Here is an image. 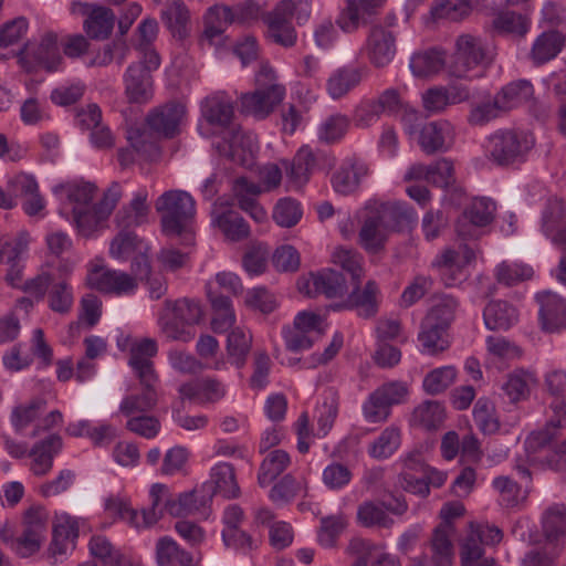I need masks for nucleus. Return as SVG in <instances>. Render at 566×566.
Segmentation results:
<instances>
[{
  "instance_id": "obj_1",
  "label": "nucleus",
  "mask_w": 566,
  "mask_h": 566,
  "mask_svg": "<svg viewBox=\"0 0 566 566\" xmlns=\"http://www.w3.org/2000/svg\"><path fill=\"white\" fill-rule=\"evenodd\" d=\"M186 112V106L177 101L153 108L144 124L130 126L127 129L128 143L145 160H156L160 156L159 140L174 138L179 134Z\"/></svg>"
},
{
  "instance_id": "obj_2",
  "label": "nucleus",
  "mask_w": 566,
  "mask_h": 566,
  "mask_svg": "<svg viewBox=\"0 0 566 566\" xmlns=\"http://www.w3.org/2000/svg\"><path fill=\"white\" fill-rule=\"evenodd\" d=\"M333 261L349 275L353 290L348 293L347 305L352 306V310H357L360 317H374L378 312L377 294L379 290L373 280L367 281L364 289L360 290L361 279L365 274L361 258L348 250H337L333 253Z\"/></svg>"
},
{
  "instance_id": "obj_3",
  "label": "nucleus",
  "mask_w": 566,
  "mask_h": 566,
  "mask_svg": "<svg viewBox=\"0 0 566 566\" xmlns=\"http://www.w3.org/2000/svg\"><path fill=\"white\" fill-rule=\"evenodd\" d=\"M156 210L161 214L163 231L167 235L181 237L185 244H192L195 237L188 229L193 219L195 200L184 190L164 192L156 201Z\"/></svg>"
},
{
  "instance_id": "obj_4",
  "label": "nucleus",
  "mask_w": 566,
  "mask_h": 566,
  "mask_svg": "<svg viewBox=\"0 0 566 566\" xmlns=\"http://www.w3.org/2000/svg\"><path fill=\"white\" fill-rule=\"evenodd\" d=\"M457 306L458 303L452 296H444L429 310L421 322L418 335L424 353L437 355L449 348V329L454 319Z\"/></svg>"
},
{
  "instance_id": "obj_5",
  "label": "nucleus",
  "mask_w": 566,
  "mask_h": 566,
  "mask_svg": "<svg viewBox=\"0 0 566 566\" xmlns=\"http://www.w3.org/2000/svg\"><path fill=\"white\" fill-rule=\"evenodd\" d=\"M486 153L490 160L500 167L525 161L534 147L531 134L515 129H500L488 138Z\"/></svg>"
},
{
  "instance_id": "obj_6",
  "label": "nucleus",
  "mask_w": 566,
  "mask_h": 566,
  "mask_svg": "<svg viewBox=\"0 0 566 566\" xmlns=\"http://www.w3.org/2000/svg\"><path fill=\"white\" fill-rule=\"evenodd\" d=\"M454 46L449 73L457 78H471V71H484L493 63L494 54L478 36L461 34L457 38Z\"/></svg>"
},
{
  "instance_id": "obj_7",
  "label": "nucleus",
  "mask_w": 566,
  "mask_h": 566,
  "mask_svg": "<svg viewBox=\"0 0 566 566\" xmlns=\"http://www.w3.org/2000/svg\"><path fill=\"white\" fill-rule=\"evenodd\" d=\"M18 63L27 73H33L39 67L46 72L57 71L62 63V56L57 48V35L53 32L45 33L40 43L33 45L25 43L15 54Z\"/></svg>"
},
{
  "instance_id": "obj_8",
  "label": "nucleus",
  "mask_w": 566,
  "mask_h": 566,
  "mask_svg": "<svg viewBox=\"0 0 566 566\" xmlns=\"http://www.w3.org/2000/svg\"><path fill=\"white\" fill-rule=\"evenodd\" d=\"M464 506L459 502L447 503L440 511L443 524L437 526L431 539V558L429 564L426 558L419 560L413 566H451L452 565V543L449 538L447 527L455 517L463 515Z\"/></svg>"
},
{
  "instance_id": "obj_9",
  "label": "nucleus",
  "mask_w": 566,
  "mask_h": 566,
  "mask_svg": "<svg viewBox=\"0 0 566 566\" xmlns=\"http://www.w3.org/2000/svg\"><path fill=\"white\" fill-rule=\"evenodd\" d=\"M70 11L85 17L83 30L88 39L104 41L112 35L116 21L112 9L97 3L73 1Z\"/></svg>"
},
{
  "instance_id": "obj_10",
  "label": "nucleus",
  "mask_w": 566,
  "mask_h": 566,
  "mask_svg": "<svg viewBox=\"0 0 566 566\" xmlns=\"http://www.w3.org/2000/svg\"><path fill=\"white\" fill-rule=\"evenodd\" d=\"M334 269H323L316 273H311L310 280L298 282L301 292L310 297L315 294H324L327 298L342 297L348 293L347 277L348 273Z\"/></svg>"
},
{
  "instance_id": "obj_11",
  "label": "nucleus",
  "mask_w": 566,
  "mask_h": 566,
  "mask_svg": "<svg viewBox=\"0 0 566 566\" xmlns=\"http://www.w3.org/2000/svg\"><path fill=\"white\" fill-rule=\"evenodd\" d=\"M201 115L207 123L221 130H227L230 147L235 143L239 130L232 125L234 109L232 102L221 93L206 97L201 102Z\"/></svg>"
},
{
  "instance_id": "obj_12",
  "label": "nucleus",
  "mask_w": 566,
  "mask_h": 566,
  "mask_svg": "<svg viewBox=\"0 0 566 566\" xmlns=\"http://www.w3.org/2000/svg\"><path fill=\"white\" fill-rule=\"evenodd\" d=\"M285 87L283 85H270V87L255 88L244 93L240 97V111L256 119H264L273 113L274 108L283 101Z\"/></svg>"
},
{
  "instance_id": "obj_13",
  "label": "nucleus",
  "mask_w": 566,
  "mask_h": 566,
  "mask_svg": "<svg viewBox=\"0 0 566 566\" xmlns=\"http://www.w3.org/2000/svg\"><path fill=\"white\" fill-rule=\"evenodd\" d=\"M335 157L318 150L313 151L308 145L302 146L295 154L287 170V176L297 186L306 184L316 168L332 169L335 166Z\"/></svg>"
},
{
  "instance_id": "obj_14",
  "label": "nucleus",
  "mask_w": 566,
  "mask_h": 566,
  "mask_svg": "<svg viewBox=\"0 0 566 566\" xmlns=\"http://www.w3.org/2000/svg\"><path fill=\"white\" fill-rule=\"evenodd\" d=\"M554 416L546 422L545 427L533 431L525 440V450L530 454L538 453L554 439L559 437V431L566 427V397L554 398L551 402Z\"/></svg>"
},
{
  "instance_id": "obj_15",
  "label": "nucleus",
  "mask_w": 566,
  "mask_h": 566,
  "mask_svg": "<svg viewBox=\"0 0 566 566\" xmlns=\"http://www.w3.org/2000/svg\"><path fill=\"white\" fill-rule=\"evenodd\" d=\"M86 283L91 289L115 295L133 293L138 286L132 275L103 266H95L88 273Z\"/></svg>"
},
{
  "instance_id": "obj_16",
  "label": "nucleus",
  "mask_w": 566,
  "mask_h": 566,
  "mask_svg": "<svg viewBox=\"0 0 566 566\" xmlns=\"http://www.w3.org/2000/svg\"><path fill=\"white\" fill-rule=\"evenodd\" d=\"M396 41V34L384 25L371 27L366 40V51L375 67H385L394 60L397 52Z\"/></svg>"
},
{
  "instance_id": "obj_17",
  "label": "nucleus",
  "mask_w": 566,
  "mask_h": 566,
  "mask_svg": "<svg viewBox=\"0 0 566 566\" xmlns=\"http://www.w3.org/2000/svg\"><path fill=\"white\" fill-rule=\"evenodd\" d=\"M539 303L538 319L546 333H556L566 328V301L556 293L544 291L536 295Z\"/></svg>"
},
{
  "instance_id": "obj_18",
  "label": "nucleus",
  "mask_w": 566,
  "mask_h": 566,
  "mask_svg": "<svg viewBox=\"0 0 566 566\" xmlns=\"http://www.w3.org/2000/svg\"><path fill=\"white\" fill-rule=\"evenodd\" d=\"M385 1L346 0V7L339 13L336 24L346 33L355 32L359 27L370 22Z\"/></svg>"
},
{
  "instance_id": "obj_19",
  "label": "nucleus",
  "mask_w": 566,
  "mask_h": 566,
  "mask_svg": "<svg viewBox=\"0 0 566 566\" xmlns=\"http://www.w3.org/2000/svg\"><path fill=\"white\" fill-rule=\"evenodd\" d=\"M347 552L356 557L355 566H400L398 557L365 538H352Z\"/></svg>"
},
{
  "instance_id": "obj_20",
  "label": "nucleus",
  "mask_w": 566,
  "mask_h": 566,
  "mask_svg": "<svg viewBox=\"0 0 566 566\" xmlns=\"http://www.w3.org/2000/svg\"><path fill=\"white\" fill-rule=\"evenodd\" d=\"M367 174L368 167L360 159L347 158L332 176V186L337 193L345 196L354 193Z\"/></svg>"
},
{
  "instance_id": "obj_21",
  "label": "nucleus",
  "mask_w": 566,
  "mask_h": 566,
  "mask_svg": "<svg viewBox=\"0 0 566 566\" xmlns=\"http://www.w3.org/2000/svg\"><path fill=\"white\" fill-rule=\"evenodd\" d=\"M125 93L130 103H147L153 97V77L142 64H130L124 75Z\"/></svg>"
},
{
  "instance_id": "obj_22",
  "label": "nucleus",
  "mask_w": 566,
  "mask_h": 566,
  "mask_svg": "<svg viewBox=\"0 0 566 566\" xmlns=\"http://www.w3.org/2000/svg\"><path fill=\"white\" fill-rule=\"evenodd\" d=\"M155 555L158 566H196L192 553L182 548L169 536L157 539Z\"/></svg>"
},
{
  "instance_id": "obj_23",
  "label": "nucleus",
  "mask_w": 566,
  "mask_h": 566,
  "mask_svg": "<svg viewBox=\"0 0 566 566\" xmlns=\"http://www.w3.org/2000/svg\"><path fill=\"white\" fill-rule=\"evenodd\" d=\"M376 214L382 221L384 227L392 231H401L416 221L415 210L406 202H384Z\"/></svg>"
},
{
  "instance_id": "obj_24",
  "label": "nucleus",
  "mask_w": 566,
  "mask_h": 566,
  "mask_svg": "<svg viewBox=\"0 0 566 566\" xmlns=\"http://www.w3.org/2000/svg\"><path fill=\"white\" fill-rule=\"evenodd\" d=\"M62 446V438L59 434H50L33 446L29 455L33 458L32 471L35 475H44L52 469L53 459Z\"/></svg>"
},
{
  "instance_id": "obj_25",
  "label": "nucleus",
  "mask_w": 566,
  "mask_h": 566,
  "mask_svg": "<svg viewBox=\"0 0 566 566\" xmlns=\"http://www.w3.org/2000/svg\"><path fill=\"white\" fill-rule=\"evenodd\" d=\"M565 36L556 30L543 32L533 43L530 56L535 65H543L562 51Z\"/></svg>"
},
{
  "instance_id": "obj_26",
  "label": "nucleus",
  "mask_w": 566,
  "mask_h": 566,
  "mask_svg": "<svg viewBox=\"0 0 566 566\" xmlns=\"http://www.w3.org/2000/svg\"><path fill=\"white\" fill-rule=\"evenodd\" d=\"M210 501V495L199 494L197 490H193L180 493L177 499H167L165 510L175 517L187 516L201 512Z\"/></svg>"
},
{
  "instance_id": "obj_27",
  "label": "nucleus",
  "mask_w": 566,
  "mask_h": 566,
  "mask_svg": "<svg viewBox=\"0 0 566 566\" xmlns=\"http://www.w3.org/2000/svg\"><path fill=\"white\" fill-rule=\"evenodd\" d=\"M449 133L448 124L444 122H430L424 124L419 133V145L427 155L444 153L450 148L447 143Z\"/></svg>"
},
{
  "instance_id": "obj_28",
  "label": "nucleus",
  "mask_w": 566,
  "mask_h": 566,
  "mask_svg": "<svg viewBox=\"0 0 566 566\" xmlns=\"http://www.w3.org/2000/svg\"><path fill=\"white\" fill-rule=\"evenodd\" d=\"M265 22L268 24L269 39L284 48H291L296 43V32L290 19L280 10L274 9L270 12Z\"/></svg>"
},
{
  "instance_id": "obj_29",
  "label": "nucleus",
  "mask_w": 566,
  "mask_h": 566,
  "mask_svg": "<svg viewBox=\"0 0 566 566\" xmlns=\"http://www.w3.org/2000/svg\"><path fill=\"white\" fill-rule=\"evenodd\" d=\"M483 318L489 329H509L517 322L518 314L506 301H492L484 308Z\"/></svg>"
},
{
  "instance_id": "obj_30",
  "label": "nucleus",
  "mask_w": 566,
  "mask_h": 566,
  "mask_svg": "<svg viewBox=\"0 0 566 566\" xmlns=\"http://www.w3.org/2000/svg\"><path fill=\"white\" fill-rule=\"evenodd\" d=\"M360 81V67L344 66L331 75L326 83V90L332 98L338 99L355 88Z\"/></svg>"
},
{
  "instance_id": "obj_31",
  "label": "nucleus",
  "mask_w": 566,
  "mask_h": 566,
  "mask_svg": "<svg viewBox=\"0 0 566 566\" xmlns=\"http://www.w3.org/2000/svg\"><path fill=\"white\" fill-rule=\"evenodd\" d=\"M190 13L186 4L181 0H172L166 3V8L161 12L164 24L171 32L174 38L185 39L188 34V23Z\"/></svg>"
},
{
  "instance_id": "obj_32",
  "label": "nucleus",
  "mask_w": 566,
  "mask_h": 566,
  "mask_svg": "<svg viewBox=\"0 0 566 566\" xmlns=\"http://www.w3.org/2000/svg\"><path fill=\"white\" fill-rule=\"evenodd\" d=\"M446 419L444 407L436 400H426L415 408L410 423L428 431L437 430Z\"/></svg>"
},
{
  "instance_id": "obj_33",
  "label": "nucleus",
  "mask_w": 566,
  "mask_h": 566,
  "mask_svg": "<svg viewBox=\"0 0 566 566\" xmlns=\"http://www.w3.org/2000/svg\"><path fill=\"white\" fill-rule=\"evenodd\" d=\"M495 95L507 113L528 102L534 95V87L527 80H517L503 86Z\"/></svg>"
},
{
  "instance_id": "obj_34",
  "label": "nucleus",
  "mask_w": 566,
  "mask_h": 566,
  "mask_svg": "<svg viewBox=\"0 0 566 566\" xmlns=\"http://www.w3.org/2000/svg\"><path fill=\"white\" fill-rule=\"evenodd\" d=\"M382 221L377 214L369 216L365 219L359 230V242L368 252L377 253L384 249L387 234Z\"/></svg>"
},
{
  "instance_id": "obj_35",
  "label": "nucleus",
  "mask_w": 566,
  "mask_h": 566,
  "mask_svg": "<svg viewBox=\"0 0 566 566\" xmlns=\"http://www.w3.org/2000/svg\"><path fill=\"white\" fill-rule=\"evenodd\" d=\"M251 346L252 334L240 327L233 328L227 338V354L230 363L241 369L247 363Z\"/></svg>"
},
{
  "instance_id": "obj_36",
  "label": "nucleus",
  "mask_w": 566,
  "mask_h": 566,
  "mask_svg": "<svg viewBox=\"0 0 566 566\" xmlns=\"http://www.w3.org/2000/svg\"><path fill=\"white\" fill-rule=\"evenodd\" d=\"M543 533L546 542L558 544L559 538L566 534V506L564 504H554L543 514Z\"/></svg>"
},
{
  "instance_id": "obj_37",
  "label": "nucleus",
  "mask_w": 566,
  "mask_h": 566,
  "mask_svg": "<svg viewBox=\"0 0 566 566\" xmlns=\"http://www.w3.org/2000/svg\"><path fill=\"white\" fill-rule=\"evenodd\" d=\"M157 403V390L143 388L142 392L126 396L119 405V411L126 417L145 415L154 410Z\"/></svg>"
},
{
  "instance_id": "obj_38",
  "label": "nucleus",
  "mask_w": 566,
  "mask_h": 566,
  "mask_svg": "<svg viewBox=\"0 0 566 566\" xmlns=\"http://www.w3.org/2000/svg\"><path fill=\"white\" fill-rule=\"evenodd\" d=\"M566 224V205L563 199L549 197L541 214V230L548 237Z\"/></svg>"
},
{
  "instance_id": "obj_39",
  "label": "nucleus",
  "mask_w": 566,
  "mask_h": 566,
  "mask_svg": "<svg viewBox=\"0 0 566 566\" xmlns=\"http://www.w3.org/2000/svg\"><path fill=\"white\" fill-rule=\"evenodd\" d=\"M290 455L286 451L276 449L271 451L262 461L258 474V483L265 488L273 482L290 465Z\"/></svg>"
},
{
  "instance_id": "obj_40",
  "label": "nucleus",
  "mask_w": 566,
  "mask_h": 566,
  "mask_svg": "<svg viewBox=\"0 0 566 566\" xmlns=\"http://www.w3.org/2000/svg\"><path fill=\"white\" fill-rule=\"evenodd\" d=\"M203 35L209 41L220 36L233 22L232 9L229 6L210 7L203 17Z\"/></svg>"
},
{
  "instance_id": "obj_41",
  "label": "nucleus",
  "mask_w": 566,
  "mask_h": 566,
  "mask_svg": "<svg viewBox=\"0 0 566 566\" xmlns=\"http://www.w3.org/2000/svg\"><path fill=\"white\" fill-rule=\"evenodd\" d=\"M211 479L214 483V493L224 499H237L241 491L235 479V471L230 463H219L211 471Z\"/></svg>"
},
{
  "instance_id": "obj_42",
  "label": "nucleus",
  "mask_w": 566,
  "mask_h": 566,
  "mask_svg": "<svg viewBox=\"0 0 566 566\" xmlns=\"http://www.w3.org/2000/svg\"><path fill=\"white\" fill-rule=\"evenodd\" d=\"M147 195L138 192L130 201L129 207H123L116 214L117 226L124 229L138 227L147 221L149 207L146 203Z\"/></svg>"
},
{
  "instance_id": "obj_43",
  "label": "nucleus",
  "mask_w": 566,
  "mask_h": 566,
  "mask_svg": "<svg viewBox=\"0 0 566 566\" xmlns=\"http://www.w3.org/2000/svg\"><path fill=\"white\" fill-rule=\"evenodd\" d=\"M444 53L437 49L415 53L410 59V69L416 76H429L444 66Z\"/></svg>"
},
{
  "instance_id": "obj_44",
  "label": "nucleus",
  "mask_w": 566,
  "mask_h": 566,
  "mask_svg": "<svg viewBox=\"0 0 566 566\" xmlns=\"http://www.w3.org/2000/svg\"><path fill=\"white\" fill-rule=\"evenodd\" d=\"M217 226L223 234L231 241L238 242L244 240L250 234V228L240 213L233 210H227L216 218Z\"/></svg>"
},
{
  "instance_id": "obj_45",
  "label": "nucleus",
  "mask_w": 566,
  "mask_h": 566,
  "mask_svg": "<svg viewBox=\"0 0 566 566\" xmlns=\"http://www.w3.org/2000/svg\"><path fill=\"white\" fill-rule=\"evenodd\" d=\"M349 123V118L339 113L328 116L317 129L318 140L327 145L339 142L346 135Z\"/></svg>"
},
{
  "instance_id": "obj_46",
  "label": "nucleus",
  "mask_w": 566,
  "mask_h": 566,
  "mask_svg": "<svg viewBox=\"0 0 566 566\" xmlns=\"http://www.w3.org/2000/svg\"><path fill=\"white\" fill-rule=\"evenodd\" d=\"M484 549L479 538L470 532L460 544V559L462 566H492L493 558H482Z\"/></svg>"
},
{
  "instance_id": "obj_47",
  "label": "nucleus",
  "mask_w": 566,
  "mask_h": 566,
  "mask_svg": "<svg viewBox=\"0 0 566 566\" xmlns=\"http://www.w3.org/2000/svg\"><path fill=\"white\" fill-rule=\"evenodd\" d=\"M400 446V432L396 428H386L380 436L369 444L368 454L376 460L391 457Z\"/></svg>"
},
{
  "instance_id": "obj_48",
  "label": "nucleus",
  "mask_w": 566,
  "mask_h": 566,
  "mask_svg": "<svg viewBox=\"0 0 566 566\" xmlns=\"http://www.w3.org/2000/svg\"><path fill=\"white\" fill-rule=\"evenodd\" d=\"M505 113L496 95L494 97L489 96L485 101L472 106L468 122L474 126H483Z\"/></svg>"
},
{
  "instance_id": "obj_49",
  "label": "nucleus",
  "mask_w": 566,
  "mask_h": 566,
  "mask_svg": "<svg viewBox=\"0 0 566 566\" xmlns=\"http://www.w3.org/2000/svg\"><path fill=\"white\" fill-rule=\"evenodd\" d=\"M149 495L151 499V505L149 509H143L140 514L143 527H150L156 524L163 517L164 512H166L165 506L163 509H158L159 503L163 500L166 502L167 499H172L167 485L161 483L153 484Z\"/></svg>"
},
{
  "instance_id": "obj_50",
  "label": "nucleus",
  "mask_w": 566,
  "mask_h": 566,
  "mask_svg": "<svg viewBox=\"0 0 566 566\" xmlns=\"http://www.w3.org/2000/svg\"><path fill=\"white\" fill-rule=\"evenodd\" d=\"M73 303L72 287L65 280L52 283L48 291V305L51 311L65 315L72 310Z\"/></svg>"
},
{
  "instance_id": "obj_51",
  "label": "nucleus",
  "mask_w": 566,
  "mask_h": 566,
  "mask_svg": "<svg viewBox=\"0 0 566 566\" xmlns=\"http://www.w3.org/2000/svg\"><path fill=\"white\" fill-rule=\"evenodd\" d=\"M346 525L347 522L340 514L322 517L321 526L317 531L318 543L326 548L334 547Z\"/></svg>"
},
{
  "instance_id": "obj_52",
  "label": "nucleus",
  "mask_w": 566,
  "mask_h": 566,
  "mask_svg": "<svg viewBox=\"0 0 566 566\" xmlns=\"http://www.w3.org/2000/svg\"><path fill=\"white\" fill-rule=\"evenodd\" d=\"M471 11V6L465 0H434L430 13L434 20L449 19L458 21L468 15Z\"/></svg>"
},
{
  "instance_id": "obj_53",
  "label": "nucleus",
  "mask_w": 566,
  "mask_h": 566,
  "mask_svg": "<svg viewBox=\"0 0 566 566\" xmlns=\"http://www.w3.org/2000/svg\"><path fill=\"white\" fill-rule=\"evenodd\" d=\"M165 305L172 311L175 319L184 325H193L201 319L202 310L197 301L182 298L171 302L167 300Z\"/></svg>"
},
{
  "instance_id": "obj_54",
  "label": "nucleus",
  "mask_w": 566,
  "mask_h": 566,
  "mask_svg": "<svg viewBox=\"0 0 566 566\" xmlns=\"http://www.w3.org/2000/svg\"><path fill=\"white\" fill-rule=\"evenodd\" d=\"M46 407L43 398L32 399L25 406H17L12 410L11 422L17 432H21L27 426L34 421L41 411Z\"/></svg>"
},
{
  "instance_id": "obj_55",
  "label": "nucleus",
  "mask_w": 566,
  "mask_h": 566,
  "mask_svg": "<svg viewBox=\"0 0 566 566\" xmlns=\"http://www.w3.org/2000/svg\"><path fill=\"white\" fill-rule=\"evenodd\" d=\"M78 537V527L73 521H66L65 523L54 526L52 534V542L50 544V551L52 555H64L66 554L69 544L74 542Z\"/></svg>"
},
{
  "instance_id": "obj_56",
  "label": "nucleus",
  "mask_w": 566,
  "mask_h": 566,
  "mask_svg": "<svg viewBox=\"0 0 566 566\" xmlns=\"http://www.w3.org/2000/svg\"><path fill=\"white\" fill-rule=\"evenodd\" d=\"M457 377L455 368L444 366L430 371L423 379V389L429 395H438L451 386Z\"/></svg>"
},
{
  "instance_id": "obj_57",
  "label": "nucleus",
  "mask_w": 566,
  "mask_h": 566,
  "mask_svg": "<svg viewBox=\"0 0 566 566\" xmlns=\"http://www.w3.org/2000/svg\"><path fill=\"white\" fill-rule=\"evenodd\" d=\"M560 553L558 544L545 542L530 549L522 559V566H552Z\"/></svg>"
},
{
  "instance_id": "obj_58",
  "label": "nucleus",
  "mask_w": 566,
  "mask_h": 566,
  "mask_svg": "<svg viewBox=\"0 0 566 566\" xmlns=\"http://www.w3.org/2000/svg\"><path fill=\"white\" fill-rule=\"evenodd\" d=\"M272 217L280 227L292 228L302 218L300 203L291 198L280 199L274 207Z\"/></svg>"
},
{
  "instance_id": "obj_59",
  "label": "nucleus",
  "mask_w": 566,
  "mask_h": 566,
  "mask_svg": "<svg viewBox=\"0 0 566 566\" xmlns=\"http://www.w3.org/2000/svg\"><path fill=\"white\" fill-rule=\"evenodd\" d=\"M91 554L101 559L106 566H119L123 555L114 548L112 543L102 535H95L90 541Z\"/></svg>"
},
{
  "instance_id": "obj_60",
  "label": "nucleus",
  "mask_w": 566,
  "mask_h": 566,
  "mask_svg": "<svg viewBox=\"0 0 566 566\" xmlns=\"http://www.w3.org/2000/svg\"><path fill=\"white\" fill-rule=\"evenodd\" d=\"M546 449L548 453L543 458L536 457L537 453L530 454L527 452V455L532 461L538 462L548 469L555 471L562 470L566 464V438L560 442H557V438L554 439L543 450Z\"/></svg>"
},
{
  "instance_id": "obj_61",
  "label": "nucleus",
  "mask_w": 566,
  "mask_h": 566,
  "mask_svg": "<svg viewBox=\"0 0 566 566\" xmlns=\"http://www.w3.org/2000/svg\"><path fill=\"white\" fill-rule=\"evenodd\" d=\"M357 516L359 522L366 526H381L390 527L394 524V520L387 515L381 505H377L373 502H365L358 507Z\"/></svg>"
},
{
  "instance_id": "obj_62",
  "label": "nucleus",
  "mask_w": 566,
  "mask_h": 566,
  "mask_svg": "<svg viewBox=\"0 0 566 566\" xmlns=\"http://www.w3.org/2000/svg\"><path fill=\"white\" fill-rule=\"evenodd\" d=\"M493 27L501 33H514L520 36H524L528 30L527 20L513 11L499 13L493 20Z\"/></svg>"
},
{
  "instance_id": "obj_63",
  "label": "nucleus",
  "mask_w": 566,
  "mask_h": 566,
  "mask_svg": "<svg viewBox=\"0 0 566 566\" xmlns=\"http://www.w3.org/2000/svg\"><path fill=\"white\" fill-rule=\"evenodd\" d=\"M495 275L499 283L506 286H513L520 282L531 279L533 270L526 265L502 262L496 266Z\"/></svg>"
},
{
  "instance_id": "obj_64",
  "label": "nucleus",
  "mask_w": 566,
  "mask_h": 566,
  "mask_svg": "<svg viewBox=\"0 0 566 566\" xmlns=\"http://www.w3.org/2000/svg\"><path fill=\"white\" fill-rule=\"evenodd\" d=\"M126 429L145 439H154L158 436L161 424L157 417L149 415H137L128 417Z\"/></svg>"
}]
</instances>
